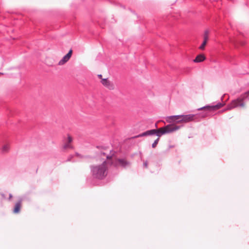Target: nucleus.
Wrapping results in <instances>:
<instances>
[{"instance_id": "nucleus-13", "label": "nucleus", "mask_w": 249, "mask_h": 249, "mask_svg": "<svg viewBox=\"0 0 249 249\" xmlns=\"http://www.w3.org/2000/svg\"><path fill=\"white\" fill-rule=\"evenodd\" d=\"M10 145L9 144H5L4 145H3L2 146V148H1V152L2 153H7L9 152V150H10Z\"/></svg>"}, {"instance_id": "nucleus-15", "label": "nucleus", "mask_w": 249, "mask_h": 249, "mask_svg": "<svg viewBox=\"0 0 249 249\" xmlns=\"http://www.w3.org/2000/svg\"><path fill=\"white\" fill-rule=\"evenodd\" d=\"M207 41L204 40L203 41L201 45L199 47V49L203 50L205 49V46L207 44Z\"/></svg>"}, {"instance_id": "nucleus-7", "label": "nucleus", "mask_w": 249, "mask_h": 249, "mask_svg": "<svg viewBox=\"0 0 249 249\" xmlns=\"http://www.w3.org/2000/svg\"><path fill=\"white\" fill-rule=\"evenodd\" d=\"M224 106V104H222L221 103H218L215 106H208L206 107H202L199 109V110H208L209 111H213V110H217L221 107H222Z\"/></svg>"}, {"instance_id": "nucleus-11", "label": "nucleus", "mask_w": 249, "mask_h": 249, "mask_svg": "<svg viewBox=\"0 0 249 249\" xmlns=\"http://www.w3.org/2000/svg\"><path fill=\"white\" fill-rule=\"evenodd\" d=\"M72 138L70 135H68L67 137V140L66 142V143L64 145V148L66 149L72 148V147L71 143L72 142Z\"/></svg>"}, {"instance_id": "nucleus-17", "label": "nucleus", "mask_w": 249, "mask_h": 249, "mask_svg": "<svg viewBox=\"0 0 249 249\" xmlns=\"http://www.w3.org/2000/svg\"><path fill=\"white\" fill-rule=\"evenodd\" d=\"M98 77H99V78L101 79V80H102V79H104V78H103V76H102L101 74H99V75H98Z\"/></svg>"}, {"instance_id": "nucleus-18", "label": "nucleus", "mask_w": 249, "mask_h": 249, "mask_svg": "<svg viewBox=\"0 0 249 249\" xmlns=\"http://www.w3.org/2000/svg\"><path fill=\"white\" fill-rule=\"evenodd\" d=\"M13 197V196L12 195V194H10L9 195V200H11Z\"/></svg>"}, {"instance_id": "nucleus-10", "label": "nucleus", "mask_w": 249, "mask_h": 249, "mask_svg": "<svg viewBox=\"0 0 249 249\" xmlns=\"http://www.w3.org/2000/svg\"><path fill=\"white\" fill-rule=\"evenodd\" d=\"M22 200L20 199L16 203L13 209V213H18L20 212V209L22 207Z\"/></svg>"}, {"instance_id": "nucleus-8", "label": "nucleus", "mask_w": 249, "mask_h": 249, "mask_svg": "<svg viewBox=\"0 0 249 249\" xmlns=\"http://www.w3.org/2000/svg\"><path fill=\"white\" fill-rule=\"evenodd\" d=\"M72 53V50L71 49L68 53L66 54L58 62L59 65H63L66 62H67L71 58Z\"/></svg>"}, {"instance_id": "nucleus-5", "label": "nucleus", "mask_w": 249, "mask_h": 249, "mask_svg": "<svg viewBox=\"0 0 249 249\" xmlns=\"http://www.w3.org/2000/svg\"><path fill=\"white\" fill-rule=\"evenodd\" d=\"M245 105L243 102V99L239 98L236 100L232 101L228 105L226 110H231L238 107H245Z\"/></svg>"}, {"instance_id": "nucleus-16", "label": "nucleus", "mask_w": 249, "mask_h": 249, "mask_svg": "<svg viewBox=\"0 0 249 249\" xmlns=\"http://www.w3.org/2000/svg\"><path fill=\"white\" fill-rule=\"evenodd\" d=\"M159 140V138H158L156 140H155V141L152 144V147L153 148H155L157 146V145L158 143Z\"/></svg>"}, {"instance_id": "nucleus-4", "label": "nucleus", "mask_w": 249, "mask_h": 249, "mask_svg": "<svg viewBox=\"0 0 249 249\" xmlns=\"http://www.w3.org/2000/svg\"><path fill=\"white\" fill-rule=\"evenodd\" d=\"M180 127L175 124H168L164 127L158 129L159 134L160 136L163 134L171 133L179 129Z\"/></svg>"}, {"instance_id": "nucleus-3", "label": "nucleus", "mask_w": 249, "mask_h": 249, "mask_svg": "<svg viewBox=\"0 0 249 249\" xmlns=\"http://www.w3.org/2000/svg\"><path fill=\"white\" fill-rule=\"evenodd\" d=\"M107 158L108 160H109L110 163L116 167L122 166L125 167L130 164L129 162L126 159L117 158L114 156H107Z\"/></svg>"}, {"instance_id": "nucleus-6", "label": "nucleus", "mask_w": 249, "mask_h": 249, "mask_svg": "<svg viewBox=\"0 0 249 249\" xmlns=\"http://www.w3.org/2000/svg\"><path fill=\"white\" fill-rule=\"evenodd\" d=\"M102 84L107 89L109 90H113L115 89V86L113 83L109 80L108 78L102 79L101 80Z\"/></svg>"}, {"instance_id": "nucleus-2", "label": "nucleus", "mask_w": 249, "mask_h": 249, "mask_svg": "<svg viewBox=\"0 0 249 249\" xmlns=\"http://www.w3.org/2000/svg\"><path fill=\"white\" fill-rule=\"evenodd\" d=\"M195 117V115L194 114L174 115L166 117V121L169 123L174 122L177 124L187 123L194 121Z\"/></svg>"}, {"instance_id": "nucleus-9", "label": "nucleus", "mask_w": 249, "mask_h": 249, "mask_svg": "<svg viewBox=\"0 0 249 249\" xmlns=\"http://www.w3.org/2000/svg\"><path fill=\"white\" fill-rule=\"evenodd\" d=\"M157 134V135L159 137L160 136V134H159L158 129H152V130H148V131L144 132L142 133V134L139 135V136H137V137H142V136H147V135H153V134Z\"/></svg>"}, {"instance_id": "nucleus-21", "label": "nucleus", "mask_w": 249, "mask_h": 249, "mask_svg": "<svg viewBox=\"0 0 249 249\" xmlns=\"http://www.w3.org/2000/svg\"><path fill=\"white\" fill-rule=\"evenodd\" d=\"M0 74H2V73H0Z\"/></svg>"}, {"instance_id": "nucleus-14", "label": "nucleus", "mask_w": 249, "mask_h": 249, "mask_svg": "<svg viewBox=\"0 0 249 249\" xmlns=\"http://www.w3.org/2000/svg\"><path fill=\"white\" fill-rule=\"evenodd\" d=\"M209 31L208 30H206L204 32V40H206V41H208V39H209Z\"/></svg>"}, {"instance_id": "nucleus-19", "label": "nucleus", "mask_w": 249, "mask_h": 249, "mask_svg": "<svg viewBox=\"0 0 249 249\" xmlns=\"http://www.w3.org/2000/svg\"><path fill=\"white\" fill-rule=\"evenodd\" d=\"M246 94H247V95H249V91H248V92L246 93Z\"/></svg>"}, {"instance_id": "nucleus-12", "label": "nucleus", "mask_w": 249, "mask_h": 249, "mask_svg": "<svg viewBox=\"0 0 249 249\" xmlns=\"http://www.w3.org/2000/svg\"><path fill=\"white\" fill-rule=\"evenodd\" d=\"M206 59V57L203 54H200L196 56V58L194 60V62L196 63H199L203 62Z\"/></svg>"}, {"instance_id": "nucleus-20", "label": "nucleus", "mask_w": 249, "mask_h": 249, "mask_svg": "<svg viewBox=\"0 0 249 249\" xmlns=\"http://www.w3.org/2000/svg\"><path fill=\"white\" fill-rule=\"evenodd\" d=\"M226 109H227V108H226V109H225L224 110H223V112H224V111L227 110Z\"/></svg>"}, {"instance_id": "nucleus-1", "label": "nucleus", "mask_w": 249, "mask_h": 249, "mask_svg": "<svg viewBox=\"0 0 249 249\" xmlns=\"http://www.w3.org/2000/svg\"><path fill=\"white\" fill-rule=\"evenodd\" d=\"M110 163L109 160H108L106 158V160H104L101 164L92 167V171L93 176L98 178L102 179L107 175V170L108 164Z\"/></svg>"}]
</instances>
